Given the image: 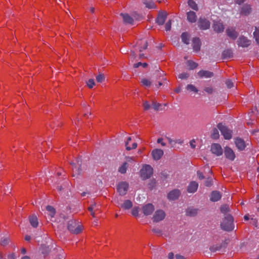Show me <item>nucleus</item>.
Returning <instances> with one entry per match:
<instances>
[{
  "mask_svg": "<svg viewBox=\"0 0 259 259\" xmlns=\"http://www.w3.org/2000/svg\"><path fill=\"white\" fill-rule=\"evenodd\" d=\"M46 210L48 211V217L54 223V226L60 228L64 227L65 219L63 215H60L56 219L53 220L56 214L55 209L51 206L48 205L46 207Z\"/></svg>",
  "mask_w": 259,
  "mask_h": 259,
  "instance_id": "obj_1",
  "label": "nucleus"
},
{
  "mask_svg": "<svg viewBox=\"0 0 259 259\" xmlns=\"http://www.w3.org/2000/svg\"><path fill=\"white\" fill-rule=\"evenodd\" d=\"M48 183L50 185H52L54 189L58 190L64 189L67 186H69V183L67 181L62 182L61 178L57 177L51 178L48 180Z\"/></svg>",
  "mask_w": 259,
  "mask_h": 259,
  "instance_id": "obj_2",
  "label": "nucleus"
},
{
  "mask_svg": "<svg viewBox=\"0 0 259 259\" xmlns=\"http://www.w3.org/2000/svg\"><path fill=\"white\" fill-rule=\"evenodd\" d=\"M234 219L230 214H227L221 224V228L226 231H232L234 228Z\"/></svg>",
  "mask_w": 259,
  "mask_h": 259,
  "instance_id": "obj_3",
  "label": "nucleus"
},
{
  "mask_svg": "<svg viewBox=\"0 0 259 259\" xmlns=\"http://www.w3.org/2000/svg\"><path fill=\"white\" fill-rule=\"evenodd\" d=\"M68 229L72 233L78 234L82 231V226L75 220H70L68 223Z\"/></svg>",
  "mask_w": 259,
  "mask_h": 259,
  "instance_id": "obj_4",
  "label": "nucleus"
},
{
  "mask_svg": "<svg viewBox=\"0 0 259 259\" xmlns=\"http://www.w3.org/2000/svg\"><path fill=\"white\" fill-rule=\"evenodd\" d=\"M153 173V168L149 164L143 165L140 171V176L143 180L149 179Z\"/></svg>",
  "mask_w": 259,
  "mask_h": 259,
  "instance_id": "obj_5",
  "label": "nucleus"
},
{
  "mask_svg": "<svg viewBox=\"0 0 259 259\" xmlns=\"http://www.w3.org/2000/svg\"><path fill=\"white\" fill-rule=\"evenodd\" d=\"M218 127L221 131L222 134L224 138L227 140L231 139L232 137V131L228 129L225 125L222 123H219L218 125Z\"/></svg>",
  "mask_w": 259,
  "mask_h": 259,
  "instance_id": "obj_6",
  "label": "nucleus"
},
{
  "mask_svg": "<svg viewBox=\"0 0 259 259\" xmlns=\"http://www.w3.org/2000/svg\"><path fill=\"white\" fill-rule=\"evenodd\" d=\"M151 104L152 105H151V103L148 101H144L143 103V106L144 110H149L151 107L153 108L155 110L161 109V107L162 106V104L157 103L154 101H152Z\"/></svg>",
  "mask_w": 259,
  "mask_h": 259,
  "instance_id": "obj_7",
  "label": "nucleus"
},
{
  "mask_svg": "<svg viewBox=\"0 0 259 259\" xmlns=\"http://www.w3.org/2000/svg\"><path fill=\"white\" fill-rule=\"evenodd\" d=\"M154 209V206L151 203L146 204L142 207V212L146 216L151 215Z\"/></svg>",
  "mask_w": 259,
  "mask_h": 259,
  "instance_id": "obj_8",
  "label": "nucleus"
},
{
  "mask_svg": "<svg viewBox=\"0 0 259 259\" xmlns=\"http://www.w3.org/2000/svg\"><path fill=\"white\" fill-rule=\"evenodd\" d=\"M165 217V212L161 209L156 210L153 217L154 222H158L163 220Z\"/></svg>",
  "mask_w": 259,
  "mask_h": 259,
  "instance_id": "obj_9",
  "label": "nucleus"
},
{
  "mask_svg": "<svg viewBox=\"0 0 259 259\" xmlns=\"http://www.w3.org/2000/svg\"><path fill=\"white\" fill-rule=\"evenodd\" d=\"M211 152L217 156H220L223 153V149L221 146L217 143L212 144L211 146Z\"/></svg>",
  "mask_w": 259,
  "mask_h": 259,
  "instance_id": "obj_10",
  "label": "nucleus"
},
{
  "mask_svg": "<svg viewBox=\"0 0 259 259\" xmlns=\"http://www.w3.org/2000/svg\"><path fill=\"white\" fill-rule=\"evenodd\" d=\"M128 189V184L126 182H121L117 186V190L120 194H125Z\"/></svg>",
  "mask_w": 259,
  "mask_h": 259,
  "instance_id": "obj_11",
  "label": "nucleus"
},
{
  "mask_svg": "<svg viewBox=\"0 0 259 259\" xmlns=\"http://www.w3.org/2000/svg\"><path fill=\"white\" fill-rule=\"evenodd\" d=\"M224 153L226 157L230 160L233 161L235 158V155L232 149L228 147L225 148Z\"/></svg>",
  "mask_w": 259,
  "mask_h": 259,
  "instance_id": "obj_12",
  "label": "nucleus"
},
{
  "mask_svg": "<svg viewBox=\"0 0 259 259\" xmlns=\"http://www.w3.org/2000/svg\"><path fill=\"white\" fill-rule=\"evenodd\" d=\"M119 207L124 209H129L133 206V203L131 200H125L123 202L121 201H118Z\"/></svg>",
  "mask_w": 259,
  "mask_h": 259,
  "instance_id": "obj_13",
  "label": "nucleus"
},
{
  "mask_svg": "<svg viewBox=\"0 0 259 259\" xmlns=\"http://www.w3.org/2000/svg\"><path fill=\"white\" fill-rule=\"evenodd\" d=\"M78 159L76 160V162H72L71 164L72 165V170L73 174L72 176L75 177L77 174H79L80 172V163Z\"/></svg>",
  "mask_w": 259,
  "mask_h": 259,
  "instance_id": "obj_14",
  "label": "nucleus"
},
{
  "mask_svg": "<svg viewBox=\"0 0 259 259\" xmlns=\"http://www.w3.org/2000/svg\"><path fill=\"white\" fill-rule=\"evenodd\" d=\"M198 25L200 29L205 30L209 28L210 23L206 19L200 18L198 21Z\"/></svg>",
  "mask_w": 259,
  "mask_h": 259,
  "instance_id": "obj_15",
  "label": "nucleus"
},
{
  "mask_svg": "<svg viewBox=\"0 0 259 259\" xmlns=\"http://www.w3.org/2000/svg\"><path fill=\"white\" fill-rule=\"evenodd\" d=\"M151 154L153 158L155 160H157L160 159L163 155V151L159 149H155L152 150Z\"/></svg>",
  "mask_w": 259,
  "mask_h": 259,
  "instance_id": "obj_16",
  "label": "nucleus"
},
{
  "mask_svg": "<svg viewBox=\"0 0 259 259\" xmlns=\"http://www.w3.org/2000/svg\"><path fill=\"white\" fill-rule=\"evenodd\" d=\"M250 44V41L246 37L241 36L238 40V45L242 47H247Z\"/></svg>",
  "mask_w": 259,
  "mask_h": 259,
  "instance_id": "obj_17",
  "label": "nucleus"
},
{
  "mask_svg": "<svg viewBox=\"0 0 259 259\" xmlns=\"http://www.w3.org/2000/svg\"><path fill=\"white\" fill-rule=\"evenodd\" d=\"M125 146L127 150H130L136 149L137 147V144L136 142L132 141L131 137H128L126 142Z\"/></svg>",
  "mask_w": 259,
  "mask_h": 259,
  "instance_id": "obj_18",
  "label": "nucleus"
},
{
  "mask_svg": "<svg viewBox=\"0 0 259 259\" xmlns=\"http://www.w3.org/2000/svg\"><path fill=\"white\" fill-rule=\"evenodd\" d=\"M235 143L237 148L240 150H244L246 147L245 142L241 138H236Z\"/></svg>",
  "mask_w": 259,
  "mask_h": 259,
  "instance_id": "obj_19",
  "label": "nucleus"
},
{
  "mask_svg": "<svg viewBox=\"0 0 259 259\" xmlns=\"http://www.w3.org/2000/svg\"><path fill=\"white\" fill-rule=\"evenodd\" d=\"M198 187V184L196 182H191L188 186V192L193 193L196 191Z\"/></svg>",
  "mask_w": 259,
  "mask_h": 259,
  "instance_id": "obj_20",
  "label": "nucleus"
},
{
  "mask_svg": "<svg viewBox=\"0 0 259 259\" xmlns=\"http://www.w3.org/2000/svg\"><path fill=\"white\" fill-rule=\"evenodd\" d=\"M213 28L214 30L217 32H222L224 29L223 24L219 21L214 22Z\"/></svg>",
  "mask_w": 259,
  "mask_h": 259,
  "instance_id": "obj_21",
  "label": "nucleus"
},
{
  "mask_svg": "<svg viewBox=\"0 0 259 259\" xmlns=\"http://www.w3.org/2000/svg\"><path fill=\"white\" fill-rule=\"evenodd\" d=\"M166 17V14L165 12H161L159 13L156 19L157 23L159 25H162L164 23Z\"/></svg>",
  "mask_w": 259,
  "mask_h": 259,
  "instance_id": "obj_22",
  "label": "nucleus"
},
{
  "mask_svg": "<svg viewBox=\"0 0 259 259\" xmlns=\"http://www.w3.org/2000/svg\"><path fill=\"white\" fill-rule=\"evenodd\" d=\"M193 48L194 51L198 52L200 49V41L198 38L193 39Z\"/></svg>",
  "mask_w": 259,
  "mask_h": 259,
  "instance_id": "obj_23",
  "label": "nucleus"
},
{
  "mask_svg": "<svg viewBox=\"0 0 259 259\" xmlns=\"http://www.w3.org/2000/svg\"><path fill=\"white\" fill-rule=\"evenodd\" d=\"M166 142H168L169 144H172V141L170 138L165 137V138H158L157 143L160 144L162 146L166 145Z\"/></svg>",
  "mask_w": 259,
  "mask_h": 259,
  "instance_id": "obj_24",
  "label": "nucleus"
},
{
  "mask_svg": "<svg viewBox=\"0 0 259 259\" xmlns=\"http://www.w3.org/2000/svg\"><path fill=\"white\" fill-rule=\"evenodd\" d=\"M198 75L201 77L208 78L212 76L213 73L208 71L201 70L198 73Z\"/></svg>",
  "mask_w": 259,
  "mask_h": 259,
  "instance_id": "obj_25",
  "label": "nucleus"
},
{
  "mask_svg": "<svg viewBox=\"0 0 259 259\" xmlns=\"http://www.w3.org/2000/svg\"><path fill=\"white\" fill-rule=\"evenodd\" d=\"M251 12V8L249 5H244L241 9L240 13L243 15H248Z\"/></svg>",
  "mask_w": 259,
  "mask_h": 259,
  "instance_id": "obj_26",
  "label": "nucleus"
},
{
  "mask_svg": "<svg viewBox=\"0 0 259 259\" xmlns=\"http://www.w3.org/2000/svg\"><path fill=\"white\" fill-rule=\"evenodd\" d=\"M187 19L191 23L195 22L196 20V16L195 13L191 11L188 12Z\"/></svg>",
  "mask_w": 259,
  "mask_h": 259,
  "instance_id": "obj_27",
  "label": "nucleus"
},
{
  "mask_svg": "<svg viewBox=\"0 0 259 259\" xmlns=\"http://www.w3.org/2000/svg\"><path fill=\"white\" fill-rule=\"evenodd\" d=\"M227 35L231 38L235 39L237 36V32L233 28L227 29Z\"/></svg>",
  "mask_w": 259,
  "mask_h": 259,
  "instance_id": "obj_28",
  "label": "nucleus"
},
{
  "mask_svg": "<svg viewBox=\"0 0 259 259\" xmlns=\"http://www.w3.org/2000/svg\"><path fill=\"white\" fill-rule=\"evenodd\" d=\"M125 23L132 24L134 21L133 19L127 14H121Z\"/></svg>",
  "mask_w": 259,
  "mask_h": 259,
  "instance_id": "obj_29",
  "label": "nucleus"
},
{
  "mask_svg": "<svg viewBox=\"0 0 259 259\" xmlns=\"http://www.w3.org/2000/svg\"><path fill=\"white\" fill-rule=\"evenodd\" d=\"M29 222L31 225L34 228L38 226V223L37 218L34 215H32L29 217Z\"/></svg>",
  "mask_w": 259,
  "mask_h": 259,
  "instance_id": "obj_30",
  "label": "nucleus"
},
{
  "mask_svg": "<svg viewBox=\"0 0 259 259\" xmlns=\"http://www.w3.org/2000/svg\"><path fill=\"white\" fill-rule=\"evenodd\" d=\"M88 210L91 212V214L93 218L96 217L95 211L98 210V206L94 203L91 205L88 208Z\"/></svg>",
  "mask_w": 259,
  "mask_h": 259,
  "instance_id": "obj_31",
  "label": "nucleus"
},
{
  "mask_svg": "<svg viewBox=\"0 0 259 259\" xmlns=\"http://www.w3.org/2000/svg\"><path fill=\"white\" fill-rule=\"evenodd\" d=\"M197 209L192 207H189L186 211V214L187 215L190 217H193L197 214Z\"/></svg>",
  "mask_w": 259,
  "mask_h": 259,
  "instance_id": "obj_32",
  "label": "nucleus"
},
{
  "mask_svg": "<svg viewBox=\"0 0 259 259\" xmlns=\"http://www.w3.org/2000/svg\"><path fill=\"white\" fill-rule=\"evenodd\" d=\"M128 167L126 162H124L118 168V171L121 174H125Z\"/></svg>",
  "mask_w": 259,
  "mask_h": 259,
  "instance_id": "obj_33",
  "label": "nucleus"
},
{
  "mask_svg": "<svg viewBox=\"0 0 259 259\" xmlns=\"http://www.w3.org/2000/svg\"><path fill=\"white\" fill-rule=\"evenodd\" d=\"M141 83L145 88H149L151 85V81L150 79L147 78H143L141 80Z\"/></svg>",
  "mask_w": 259,
  "mask_h": 259,
  "instance_id": "obj_34",
  "label": "nucleus"
},
{
  "mask_svg": "<svg viewBox=\"0 0 259 259\" xmlns=\"http://www.w3.org/2000/svg\"><path fill=\"white\" fill-rule=\"evenodd\" d=\"M182 41L186 44H188L189 41V34L186 32H184L181 35Z\"/></svg>",
  "mask_w": 259,
  "mask_h": 259,
  "instance_id": "obj_35",
  "label": "nucleus"
},
{
  "mask_svg": "<svg viewBox=\"0 0 259 259\" xmlns=\"http://www.w3.org/2000/svg\"><path fill=\"white\" fill-rule=\"evenodd\" d=\"M140 211V208L138 206H135L132 209V214L134 217H138L139 216V213Z\"/></svg>",
  "mask_w": 259,
  "mask_h": 259,
  "instance_id": "obj_36",
  "label": "nucleus"
},
{
  "mask_svg": "<svg viewBox=\"0 0 259 259\" xmlns=\"http://www.w3.org/2000/svg\"><path fill=\"white\" fill-rule=\"evenodd\" d=\"M187 63L190 69H194L198 66V64L192 61H188Z\"/></svg>",
  "mask_w": 259,
  "mask_h": 259,
  "instance_id": "obj_37",
  "label": "nucleus"
},
{
  "mask_svg": "<svg viewBox=\"0 0 259 259\" xmlns=\"http://www.w3.org/2000/svg\"><path fill=\"white\" fill-rule=\"evenodd\" d=\"M144 4L146 5V7L149 9H154L156 7L155 4L152 1H146L144 2Z\"/></svg>",
  "mask_w": 259,
  "mask_h": 259,
  "instance_id": "obj_38",
  "label": "nucleus"
},
{
  "mask_svg": "<svg viewBox=\"0 0 259 259\" xmlns=\"http://www.w3.org/2000/svg\"><path fill=\"white\" fill-rule=\"evenodd\" d=\"M220 137L219 133L217 128H214L212 130L211 134V137L214 139H218Z\"/></svg>",
  "mask_w": 259,
  "mask_h": 259,
  "instance_id": "obj_39",
  "label": "nucleus"
},
{
  "mask_svg": "<svg viewBox=\"0 0 259 259\" xmlns=\"http://www.w3.org/2000/svg\"><path fill=\"white\" fill-rule=\"evenodd\" d=\"M139 45H141L142 47L140 49V51L142 52L143 50H145L147 47V42L146 41L143 40L139 43Z\"/></svg>",
  "mask_w": 259,
  "mask_h": 259,
  "instance_id": "obj_40",
  "label": "nucleus"
},
{
  "mask_svg": "<svg viewBox=\"0 0 259 259\" xmlns=\"http://www.w3.org/2000/svg\"><path fill=\"white\" fill-rule=\"evenodd\" d=\"M220 209H221V211L224 214H226V213H227L228 212H229L230 211V209H229V206L228 205H222Z\"/></svg>",
  "mask_w": 259,
  "mask_h": 259,
  "instance_id": "obj_41",
  "label": "nucleus"
},
{
  "mask_svg": "<svg viewBox=\"0 0 259 259\" xmlns=\"http://www.w3.org/2000/svg\"><path fill=\"white\" fill-rule=\"evenodd\" d=\"M253 35L256 42L258 44H259V28H255V30L253 33Z\"/></svg>",
  "mask_w": 259,
  "mask_h": 259,
  "instance_id": "obj_42",
  "label": "nucleus"
},
{
  "mask_svg": "<svg viewBox=\"0 0 259 259\" xmlns=\"http://www.w3.org/2000/svg\"><path fill=\"white\" fill-rule=\"evenodd\" d=\"M188 5L192 9L195 10H197V5L193 0H189L188 1Z\"/></svg>",
  "mask_w": 259,
  "mask_h": 259,
  "instance_id": "obj_43",
  "label": "nucleus"
},
{
  "mask_svg": "<svg viewBox=\"0 0 259 259\" xmlns=\"http://www.w3.org/2000/svg\"><path fill=\"white\" fill-rule=\"evenodd\" d=\"M187 90H188L189 91L193 92L194 93L198 92V90L196 88V87L195 86H194L192 84L188 85L187 87Z\"/></svg>",
  "mask_w": 259,
  "mask_h": 259,
  "instance_id": "obj_44",
  "label": "nucleus"
},
{
  "mask_svg": "<svg viewBox=\"0 0 259 259\" xmlns=\"http://www.w3.org/2000/svg\"><path fill=\"white\" fill-rule=\"evenodd\" d=\"M221 198V195H211L210 200L212 202H215L220 200Z\"/></svg>",
  "mask_w": 259,
  "mask_h": 259,
  "instance_id": "obj_45",
  "label": "nucleus"
},
{
  "mask_svg": "<svg viewBox=\"0 0 259 259\" xmlns=\"http://www.w3.org/2000/svg\"><path fill=\"white\" fill-rule=\"evenodd\" d=\"M140 66H142L143 68H145L147 66V64L146 63L139 62V63H136L134 65V67L135 68H138Z\"/></svg>",
  "mask_w": 259,
  "mask_h": 259,
  "instance_id": "obj_46",
  "label": "nucleus"
},
{
  "mask_svg": "<svg viewBox=\"0 0 259 259\" xmlns=\"http://www.w3.org/2000/svg\"><path fill=\"white\" fill-rule=\"evenodd\" d=\"M9 241V239L8 238H2L1 239V243L2 245L5 246L6 245Z\"/></svg>",
  "mask_w": 259,
  "mask_h": 259,
  "instance_id": "obj_47",
  "label": "nucleus"
},
{
  "mask_svg": "<svg viewBox=\"0 0 259 259\" xmlns=\"http://www.w3.org/2000/svg\"><path fill=\"white\" fill-rule=\"evenodd\" d=\"M88 87L91 89L93 88L95 85V81L92 79H90L87 82Z\"/></svg>",
  "mask_w": 259,
  "mask_h": 259,
  "instance_id": "obj_48",
  "label": "nucleus"
},
{
  "mask_svg": "<svg viewBox=\"0 0 259 259\" xmlns=\"http://www.w3.org/2000/svg\"><path fill=\"white\" fill-rule=\"evenodd\" d=\"M104 80V76L102 74H99L96 77V80L98 82H102Z\"/></svg>",
  "mask_w": 259,
  "mask_h": 259,
  "instance_id": "obj_49",
  "label": "nucleus"
},
{
  "mask_svg": "<svg viewBox=\"0 0 259 259\" xmlns=\"http://www.w3.org/2000/svg\"><path fill=\"white\" fill-rule=\"evenodd\" d=\"M223 55L224 58H230L231 56V53L230 51H225L223 52Z\"/></svg>",
  "mask_w": 259,
  "mask_h": 259,
  "instance_id": "obj_50",
  "label": "nucleus"
},
{
  "mask_svg": "<svg viewBox=\"0 0 259 259\" xmlns=\"http://www.w3.org/2000/svg\"><path fill=\"white\" fill-rule=\"evenodd\" d=\"M226 84L228 88L230 89L233 87V83L230 80H227L226 82Z\"/></svg>",
  "mask_w": 259,
  "mask_h": 259,
  "instance_id": "obj_51",
  "label": "nucleus"
},
{
  "mask_svg": "<svg viewBox=\"0 0 259 259\" xmlns=\"http://www.w3.org/2000/svg\"><path fill=\"white\" fill-rule=\"evenodd\" d=\"M167 198L169 200H175L178 199V195H167Z\"/></svg>",
  "mask_w": 259,
  "mask_h": 259,
  "instance_id": "obj_52",
  "label": "nucleus"
},
{
  "mask_svg": "<svg viewBox=\"0 0 259 259\" xmlns=\"http://www.w3.org/2000/svg\"><path fill=\"white\" fill-rule=\"evenodd\" d=\"M171 28V22L169 21L167 22L165 25V29L166 31H168Z\"/></svg>",
  "mask_w": 259,
  "mask_h": 259,
  "instance_id": "obj_53",
  "label": "nucleus"
},
{
  "mask_svg": "<svg viewBox=\"0 0 259 259\" xmlns=\"http://www.w3.org/2000/svg\"><path fill=\"white\" fill-rule=\"evenodd\" d=\"M188 74L187 73H183L180 74L179 75V78H180L181 79H185V78H187L188 77Z\"/></svg>",
  "mask_w": 259,
  "mask_h": 259,
  "instance_id": "obj_54",
  "label": "nucleus"
},
{
  "mask_svg": "<svg viewBox=\"0 0 259 259\" xmlns=\"http://www.w3.org/2000/svg\"><path fill=\"white\" fill-rule=\"evenodd\" d=\"M181 193V192L178 190V189H175L172 191H170V193L168 194H180Z\"/></svg>",
  "mask_w": 259,
  "mask_h": 259,
  "instance_id": "obj_55",
  "label": "nucleus"
},
{
  "mask_svg": "<svg viewBox=\"0 0 259 259\" xmlns=\"http://www.w3.org/2000/svg\"><path fill=\"white\" fill-rule=\"evenodd\" d=\"M195 140H192L190 141V146L192 148H195V147H196V145H195Z\"/></svg>",
  "mask_w": 259,
  "mask_h": 259,
  "instance_id": "obj_56",
  "label": "nucleus"
},
{
  "mask_svg": "<svg viewBox=\"0 0 259 259\" xmlns=\"http://www.w3.org/2000/svg\"><path fill=\"white\" fill-rule=\"evenodd\" d=\"M212 184V179H208L205 182V185L206 186H210Z\"/></svg>",
  "mask_w": 259,
  "mask_h": 259,
  "instance_id": "obj_57",
  "label": "nucleus"
},
{
  "mask_svg": "<svg viewBox=\"0 0 259 259\" xmlns=\"http://www.w3.org/2000/svg\"><path fill=\"white\" fill-rule=\"evenodd\" d=\"M204 90H205V92H207L209 94H211V93H212V89L211 88H210V87L206 88L204 89Z\"/></svg>",
  "mask_w": 259,
  "mask_h": 259,
  "instance_id": "obj_58",
  "label": "nucleus"
},
{
  "mask_svg": "<svg viewBox=\"0 0 259 259\" xmlns=\"http://www.w3.org/2000/svg\"><path fill=\"white\" fill-rule=\"evenodd\" d=\"M8 257L9 259H16V256L14 253H11L8 255Z\"/></svg>",
  "mask_w": 259,
  "mask_h": 259,
  "instance_id": "obj_59",
  "label": "nucleus"
},
{
  "mask_svg": "<svg viewBox=\"0 0 259 259\" xmlns=\"http://www.w3.org/2000/svg\"><path fill=\"white\" fill-rule=\"evenodd\" d=\"M174 254L172 252H170L168 254V259H174Z\"/></svg>",
  "mask_w": 259,
  "mask_h": 259,
  "instance_id": "obj_60",
  "label": "nucleus"
},
{
  "mask_svg": "<svg viewBox=\"0 0 259 259\" xmlns=\"http://www.w3.org/2000/svg\"><path fill=\"white\" fill-rule=\"evenodd\" d=\"M197 176H198L199 179L200 180L204 178V177L203 176L202 174L200 171L197 172Z\"/></svg>",
  "mask_w": 259,
  "mask_h": 259,
  "instance_id": "obj_61",
  "label": "nucleus"
},
{
  "mask_svg": "<svg viewBox=\"0 0 259 259\" xmlns=\"http://www.w3.org/2000/svg\"><path fill=\"white\" fill-rule=\"evenodd\" d=\"M176 259H186L183 256L179 254L176 255Z\"/></svg>",
  "mask_w": 259,
  "mask_h": 259,
  "instance_id": "obj_62",
  "label": "nucleus"
},
{
  "mask_svg": "<svg viewBox=\"0 0 259 259\" xmlns=\"http://www.w3.org/2000/svg\"><path fill=\"white\" fill-rule=\"evenodd\" d=\"M31 239V237L29 235H26L25 237V240L26 241H29Z\"/></svg>",
  "mask_w": 259,
  "mask_h": 259,
  "instance_id": "obj_63",
  "label": "nucleus"
},
{
  "mask_svg": "<svg viewBox=\"0 0 259 259\" xmlns=\"http://www.w3.org/2000/svg\"><path fill=\"white\" fill-rule=\"evenodd\" d=\"M21 252L22 254H25L26 253V250L25 248H22L21 249Z\"/></svg>",
  "mask_w": 259,
  "mask_h": 259,
  "instance_id": "obj_64",
  "label": "nucleus"
}]
</instances>
